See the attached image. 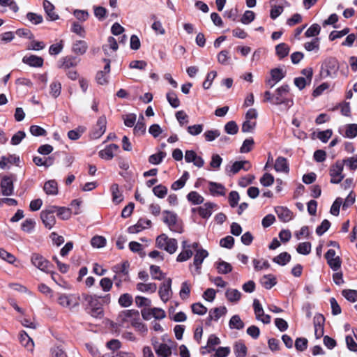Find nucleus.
I'll return each mask as SVG.
<instances>
[{"instance_id":"obj_1","label":"nucleus","mask_w":357,"mask_h":357,"mask_svg":"<svg viewBox=\"0 0 357 357\" xmlns=\"http://www.w3.org/2000/svg\"><path fill=\"white\" fill-rule=\"evenodd\" d=\"M289 86L283 84L276 89L273 93V105H280L281 109L287 111L294 105L293 99L289 97Z\"/></svg>"},{"instance_id":"obj_2","label":"nucleus","mask_w":357,"mask_h":357,"mask_svg":"<svg viewBox=\"0 0 357 357\" xmlns=\"http://www.w3.org/2000/svg\"><path fill=\"white\" fill-rule=\"evenodd\" d=\"M339 68V62L335 58H326L321 63L320 75L323 78H335L337 75Z\"/></svg>"},{"instance_id":"obj_3","label":"nucleus","mask_w":357,"mask_h":357,"mask_svg":"<svg viewBox=\"0 0 357 357\" xmlns=\"http://www.w3.org/2000/svg\"><path fill=\"white\" fill-rule=\"evenodd\" d=\"M162 215L163 222L168 226L171 231L178 233L183 231L181 222L178 220L175 213L169 211H164Z\"/></svg>"},{"instance_id":"obj_4","label":"nucleus","mask_w":357,"mask_h":357,"mask_svg":"<svg viewBox=\"0 0 357 357\" xmlns=\"http://www.w3.org/2000/svg\"><path fill=\"white\" fill-rule=\"evenodd\" d=\"M156 245L160 249H163L169 254L174 253L177 250V241L175 238H170L166 234H162L156 238Z\"/></svg>"},{"instance_id":"obj_5","label":"nucleus","mask_w":357,"mask_h":357,"mask_svg":"<svg viewBox=\"0 0 357 357\" xmlns=\"http://www.w3.org/2000/svg\"><path fill=\"white\" fill-rule=\"evenodd\" d=\"M344 162L337 160L332 165L329 169V174L331 176V183L333 184L340 183L344 178L343 174Z\"/></svg>"},{"instance_id":"obj_6","label":"nucleus","mask_w":357,"mask_h":357,"mask_svg":"<svg viewBox=\"0 0 357 357\" xmlns=\"http://www.w3.org/2000/svg\"><path fill=\"white\" fill-rule=\"evenodd\" d=\"M56 211V206H50L43 210L40 213L41 220L45 227L49 229H52L56 223L54 213Z\"/></svg>"},{"instance_id":"obj_7","label":"nucleus","mask_w":357,"mask_h":357,"mask_svg":"<svg viewBox=\"0 0 357 357\" xmlns=\"http://www.w3.org/2000/svg\"><path fill=\"white\" fill-rule=\"evenodd\" d=\"M85 300L91 308V314L93 317H98L102 314V303L98 296L96 295L86 296Z\"/></svg>"},{"instance_id":"obj_8","label":"nucleus","mask_w":357,"mask_h":357,"mask_svg":"<svg viewBox=\"0 0 357 357\" xmlns=\"http://www.w3.org/2000/svg\"><path fill=\"white\" fill-rule=\"evenodd\" d=\"M31 261L32 264L40 269V271L49 273L50 272V268L51 267V264L49 261H47L43 256L40 255L38 253H33L31 255Z\"/></svg>"},{"instance_id":"obj_9","label":"nucleus","mask_w":357,"mask_h":357,"mask_svg":"<svg viewBox=\"0 0 357 357\" xmlns=\"http://www.w3.org/2000/svg\"><path fill=\"white\" fill-rule=\"evenodd\" d=\"M158 294L160 299L164 302H167L172 296V279L167 278L160 287Z\"/></svg>"},{"instance_id":"obj_10","label":"nucleus","mask_w":357,"mask_h":357,"mask_svg":"<svg viewBox=\"0 0 357 357\" xmlns=\"http://www.w3.org/2000/svg\"><path fill=\"white\" fill-rule=\"evenodd\" d=\"M251 168V165L248 160L236 161L231 165L226 167L225 171L230 176L231 174H236L240 170L243 169L248 171Z\"/></svg>"},{"instance_id":"obj_11","label":"nucleus","mask_w":357,"mask_h":357,"mask_svg":"<svg viewBox=\"0 0 357 357\" xmlns=\"http://www.w3.org/2000/svg\"><path fill=\"white\" fill-rule=\"evenodd\" d=\"M253 308L257 320L261 321L265 324L271 322V317L264 313V309L259 300L255 299L253 301Z\"/></svg>"},{"instance_id":"obj_12","label":"nucleus","mask_w":357,"mask_h":357,"mask_svg":"<svg viewBox=\"0 0 357 357\" xmlns=\"http://www.w3.org/2000/svg\"><path fill=\"white\" fill-rule=\"evenodd\" d=\"M107 120L105 116L98 118L96 125L91 133L92 139L100 138L106 130Z\"/></svg>"},{"instance_id":"obj_13","label":"nucleus","mask_w":357,"mask_h":357,"mask_svg":"<svg viewBox=\"0 0 357 357\" xmlns=\"http://www.w3.org/2000/svg\"><path fill=\"white\" fill-rule=\"evenodd\" d=\"M227 312V309L225 306H221L219 307H215L210 310L208 312V317L206 319V324L207 325L211 324V321H218V319L225 316Z\"/></svg>"},{"instance_id":"obj_14","label":"nucleus","mask_w":357,"mask_h":357,"mask_svg":"<svg viewBox=\"0 0 357 357\" xmlns=\"http://www.w3.org/2000/svg\"><path fill=\"white\" fill-rule=\"evenodd\" d=\"M217 205L215 203L206 202L202 206L193 208V211H197L202 218L207 219L212 215Z\"/></svg>"},{"instance_id":"obj_15","label":"nucleus","mask_w":357,"mask_h":357,"mask_svg":"<svg viewBox=\"0 0 357 357\" xmlns=\"http://www.w3.org/2000/svg\"><path fill=\"white\" fill-rule=\"evenodd\" d=\"M325 321L324 317L321 314H317L314 317V335L319 339L324 335V324Z\"/></svg>"},{"instance_id":"obj_16","label":"nucleus","mask_w":357,"mask_h":357,"mask_svg":"<svg viewBox=\"0 0 357 357\" xmlns=\"http://www.w3.org/2000/svg\"><path fill=\"white\" fill-rule=\"evenodd\" d=\"M185 160L186 162H193L194 165L200 168L204 165V160L203 158L195 153L192 150H188L185 153Z\"/></svg>"},{"instance_id":"obj_17","label":"nucleus","mask_w":357,"mask_h":357,"mask_svg":"<svg viewBox=\"0 0 357 357\" xmlns=\"http://www.w3.org/2000/svg\"><path fill=\"white\" fill-rule=\"evenodd\" d=\"M208 255V252L204 249L197 250L195 252L193 259V266L195 267V270L198 274L200 273L202 264Z\"/></svg>"},{"instance_id":"obj_18","label":"nucleus","mask_w":357,"mask_h":357,"mask_svg":"<svg viewBox=\"0 0 357 357\" xmlns=\"http://www.w3.org/2000/svg\"><path fill=\"white\" fill-rule=\"evenodd\" d=\"M1 190L3 196H10L13 195L14 188L13 182L10 177L4 176L1 181Z\"/></svg>"},{"instance_id":"obj_19","label":"nucleus","mask_w":357,"mask_h":357,"mask_svg":"<svg viewBox=\"0 0 357 357\" xmlns=\"http://www.w3.org/2000/svg\"><path fill=\"white\" fill-rule=\"evenodd\" d=\"M58 303L62 307L68 308H73L78 304L74 296L64 294L59 295Z\"/></svg>"},{"instance_id":"obj_20","label":"nucleus","mask_w":357,"mask_h":357,"mask_svg":"<svg viewBox=\"0 0 357 357\" xmlns=\"http://www.w3.org/2000/svg\"><path fill=\"white\" fill-rule=\"evenodd\" d=\"M193 252L190 249V246L188 245L187 241L182 242V251L177 256L176 261L178 262H183L191 258Z\"/></svg>"},{"instance_id":"obj_21","label":"nucleus","mask_w":357,"mask_h":357,"mask_svg":"<svg viewBox=\"0 0 357 357\" xmlns=\"http://www.w3.org/2000/svg\"><path fill=\"white\" fill-rule=\"evenodd\" d=\"M151 225V221L150 220L141 218L138 220L136 225L128 227V231L130 234H137L143 229L149 227Z\"/></svg>"},{"instance_id":"obj_22","label":"nucleus","mask_w":357,"mask_h":357,"mask_svg":"<svg viewBox=\"0 0 357 357\" xmlns=\"http://www.w3.org/2000/svg\"><path fill=\"white\" fill-rule=\"evenodd\" d=\"M119 149V146L115 144H112L107 146L104 149L99 151V156L107 160H112L114 155V152Z\"/></svg>"},{"instance_id":"obj_23","label":"nucleus","mask_w":357,"mask_h":357,"mask_svg":"<svg viewBox=\"0 0 357 357\" xmlns=\"http://www.w3.org/2000/svg\"><path fill=\"white\" fill-rule=\"evenodd\" d=\"M208 190L213 196H224L226 193L225 187L222 184L216 182L209 181Z\"/></svg>"},{"instance_id":"obj_24","label":"nucleus","mask_w":357,"mask_h":357,"mask_svg":"<svg viewBox=\"0 0 357 357\" xmlns=\"http://www.w3.org/2000/svg\"><path fill=\"white\" fill-rule=\"evenodd\" d=\"M275 211L278 218L282 222H289L292 218V212L286 207L277 206L275 207Z\"/></svg>"},{"instance_id":"obj_25","label":"nucleus","mask_w":357,"mask_h":357,"mask_svg":"<svg viewBox=\"0 0 357 357\" xmlns=\"http://www.w3.org/2000/svg\"><path fill=\"white\" fill-rule=\"evenodd\" d=\"M22 62L31 67H41L43 64V59L40 56L36 55L24 56Z\"/></svg>"},{"instance_id":"obj_26","label":"nucleus","mask_w":357,"mask_h":357,"mask_svg":"<svg viewBox=\"0 0 357 357\" xmlns=\"http://www.w3.org/2000/svg\"><path fill=\"white\" fill-rule=\"evenodd\" d=\"M153 347L158 356L169 357L172 354V348L167 344H160L157 345L153 343Z\"/></svg>"},{"instance_id":"obj_27","label":"nucleus","mask_w":357,"mask_h":357,"mask_svg":"<svg viewBox=\"0 0 357 357\" xmlns=\"http://www.w3.org/2000/svg\"><path fill=\"white\" fill-rule=\"evenodd\" d=\"M43 5L45 12L50 20L55 21L59 19V15L54 12V6L50 1L44 0Z\"/></svg>"},{"instance_id":"obj_28","label":"nucleus","mask_w":357,"mask_h":357,"mask_svg":"<svg viewBox=\"0 0 357 357\" xmlns=\"http://www.w3.org/2000/svg\"><path fill=\"white\" fill-rule=\"evenodd\" d=\"M110 191L112 197V202L118 204L123 200V196L119 190V186L116 183H113L110 187Z\"/></svg>"},{"instance_id":"obj_29","label":"nucleus","mask_w":357,"mask_h":357,"mask_svg":"<svg viewBox=\"0 0 357 357\" xmlns=\"http://www.w3.org/2000/svg\"><path fill=\"white\" fill-rule=\"evenodd\" d=\"M136 288L139 291L153 294L156 291L157 285L154 282H149V283L139 282L137 284Z\"/></svg>"},{"instance_id":"obj_30","label":"nucleus","mask_w":357,"mask_h":357,"mask_svg":"<svg viewBox=\"0 0 357 357\" xmlns=\"http://www.w3.org/2000/svg\"><path fill=\"white\" fill-rule=\"evenodd\" d=\"M43 190L48 195H56L58 194V184L55 180L47 181L43 187Z\"/></svg>"},{"instance_id":"obj_31","label":"nucleus","mask_w":357,"mask_h":357,"mask_svg":"<svg viewBox=\"0 0 357 357\" xmlns=\"http://www.w3.org/2000/svg\"><path fill=\"white\" fill-rule=\"evenodd\" d=\"M225 297L231 303H237L241 298V293L236 289H227L225 291Z\"/></svg>"},{"instance_id":"obj_32","label":"nucleus","mask_w":357,"mask_h":357,"mask_svg":"<svg viewBox=\"0 0 357 357\" xmlns=\"http://www.w3.org/2000/svg\"><path fill=\"white\" fill-rule=\"evenodd\" d=\"M260 282L264 288L270 289L276 284V278L272 274L265 275L261 278Z\"/></svg>"},{"instance_id":"obj_33","label":"nucleus","mask_w":357,"mask_h":357,"mask_svg":"<svg viewBox=\"0 0 357 357\" xmlns=\"http://www.w3.org/2000/svg\"><path fill=\"white\" fill-rule=\"evenodd\" d=\"M274 168L276 172H288L289 165L287 159L284 157H278L275 160Z\"/></svg>"},{"instance_id":"obj_34","label":"nucleus","mask_w":357,"mask_h":357,"mask_svg":"<svg viewBox=\"0 0 357 357\" xmlns=\"http://www.w3.org/2000/svg\"><path fill=\"white\" fill-rule=\"evenodd\" d=\"M289 46L284 43H280L275 46L276 55L280 59L286 57L289 54Z\"/></svg>"},{"instance_id":"obj_35","label":"nucleus","mask_w":357,"mask_h":357,"mask_svg":"<svg viewBox=\"0 0 357 357\" xmlns=\"http://www.w3.org/2000/svg\"><path fill=\"white\" fill-rule=\"evenodd\" d=\"M20 342L22 346L29 350H32L34 346L32 339L25 331H22L20 334Z\"/></svg>"},{"instance_id":"obj_36","label":"nucleus","mask_w":357,"mask_h":357,"mask_svg":"<svg viewBox=\"0 0 357 357\" xmlns=\"http://www.w3.org/2000/svg\"><path fill=\"white\" fill-rule=\"evenodd\" d=\"M229 326L231 329L241 330L244 328L245 324L241 317L236 314L231 317L229 321Z\"/></svg>"},{"instance_id":"obj_37","label":"nucleus","mask_w":357,"mask_h":357,"mask_svg":"<svg viewBox=\"0 0 357 357\" xmlns=\"http://www.w3.org/2000/svg\"><path fill=\"white\" fill-rule=\"evenodd\" d=\"M61 92V84L60 82L57 80H54L52 82V83L50 85V96L54 98H56L59 96Z\"/></svg>"},{"instance_id":"obj_38","label":"nucleus","mask_w":357,"mask_h":357,"mask_svg":"<svg viewBox=\"0 0 357 357\" xmlns=\"http://www.w3.org/2000/svg\"><path fill=\"white\" fill-rule=\"evenodd\" d=\"M77 66V61L75 59L70 57H65L62 59L58 65L59 68L68 70L72 67Z\"/></svg>"},{"instance_id":"obj_39","label":"nucleus","mask_w":357,"mask_h":357,"mask_svg":"<svg viewBox=\"0 0 357 357\" xmlns=\"http://www.w3.org/2000/svg\"><path fill=\"white\" fill-rule=\"evenodd\" d=\"M87 49L88 45L84 40H77L73 46V50L77 54H84Z\"/></svg>"},{"instance_id":"obj_40","label":"nucleus","mask_w":357,"mask_h":357,"mask_svg":"<svg viewBox=\"0 0 357 357\" xmlns=\"http://www.w3.org/2000/svg\"><path fill=\"white\" fill-rule=\"evenodd\" d=\"M216 268L218 273L227 274L232 271V266L229 263L220 260L216 263Z\"/></svg>"},{"instance_id":"obj_41","label":"nucleus","mask_w":357,"mask_h":357,"mask_svg":"<svg viewBox=\"0 0 357 357\" xmlns=\"http://www.w3.org/2000/svg\"><path fill=\"white\" fill-rule=\"evenodd\" d=\"M234 351L236 357H245L247 354V347L242 342H237L234 346Z\"/></svg>"},{"instance_id":"obj_42","label":"nucleus","mask_w":357,"mask_h":357,"mask_svg":"<svg viewBox=\"0 0 357 357\" xmlns=\"http://www.w3.org/2000/svg\"><path fill=\"white\" fill-rule=\"evenodd\" d=\"M291 259V255L287 252H284L280 253L279 255L276 256L273 259V262L280 265V266H284L287 263L290 261Z\"/></svg>"},{"instance_id":"obj_43","label":"nucleus","mask_w":357,"mask_h":357,"mask_svg":"<svg viewBox=\"0 0 357 357\" xmlns=\"http://www.w3.org/2000/svg\"><path fill=\"white\" fill-rule=\"evenodd\" d=\"M188 200L192 204H200L204 201V198L196 191H191L187 195Z\"/></svg>"},{"instance_id":"obj_44","label":"nucleus","mask_w":357,"mask_h":357,"mask_svg":"<svg viewBox=\"0 0 357 357\" xmlns=\"http://www.w3.org/2000/svg\"><path fill=\"white\" fill-rule=\"evenodd\" d=\"M150 274L153 280H162L165 278V274L158 266L151 265L150 266Z\"/></svg>"},{"instance_id":"obj_45","label":"nucleus","mask_w":357,"mask_h":357,"mask_svg":"<svg viewBox=\"0 0 357 357\" xmlns=\"http://www.w3.org/2000/svg\"><path fill=\"white\" fill-rule=\"evenodd\" d=\"M118 44L116 40L112 37L109 36L107 39V44L102 46V50L106 54H109L108 48H110L112 51L115 52L118 50Z\"/></svg>"},{"instance_id":"obj_46","label":"nucleus","mask_w":357,"mask_h":357,"mask_svg":"<svg viewBox=\"0 0 357 357\" xmlns=\"http://www.w3.org/2000/svg\"><path fill=\"white\" fill-rule=\"evenodd\" d=\"M271 77L277 82L282 80L286 75V72L282 68H273L270 72Z\"/></svg>"},{"instance_id":"obj_47","label":"nucleus","mask_w":357,"mask_h":357,"mask_svg":"<svg viewBox=\"0 0 357 357\" xmlns=\"http://www.w3.org/2000/svg\"><path fill=\"white\" fill-rule=\"evenodd\" d=\"M190 284L188 281L182 282L181 289L179 291V296L181 299H187L190 294Z\"/></svg>"},{"instance_id":"obj_48","label":"nucleus","mask_w":357,"mask_h":357,"mask_svg":"<svg viewBox=\"0 0 357 357\" xmlns=\"http://www.w3.org/2000/svg\"><path fill=\"white\" fill-rule=\"evenodd\" d=\"M132 296L128 293H125L119 297V304L123 307H127L132 305Z\"/></svg>"},{"instance_id":"obj_49","label":"nucleus","mask_w":357,"mask_h":357,"mask_svg":"<svg viewBox=\"0 0 357 357\" xmlns=\"http://www.w3.org/2000/svg\"><path fill=\"white\" fill-rule=\"evenodd\" d=\"M26 19L34 25L41 24L43 21V17L41 15L29 12L26 15Z\"/></svg>"},{"instance_id":"obj_50","label":"nucleus","mask_w":357,"mask_h":357,"mask_svg":"<svg viewBox=\"0 0 357 357\" xmlns=\"http://www.w3.org/2000/svg\"><path fill=\"white\" fill-rule=\"evenodd\" d=\"M144 118L142 115L139 116V120L134 128V132L135 134L141 135L146 132V125L144 122Z\"/></svg>"},{"instance_id":"obj_51","label":"nucleus","mask_w":357,"mask_h":357,"mask_svg":"<svg viewBox=\"0 0 357 357\" xmlns=\"http://www.w3.org/2000/svg\"><path fill=\"white\" fill-rule=\"evenodd\" d=\"M36 222L31 218L26 219L21 225L22 229L26 233H31L35 227Z\"/></svg>"},{"instance_id":"obj_52","label":"nucleus","mask_w":357,"mask_h":357,"mask_svg":"<svg viewBox=\"0 0 357 357\" xmlns=\"http://www.w3.org/2000/svg\"><path fill=\"white\" fill-rule=\"evenodd\" d=\"M167 99L169 105L174 107L177 108L180 105V100L174 91H170L167 93Z\"/></svg>"},{"instance_id":"obj_53","label":"nucleus","mask_w":357,"mask_h":357,"mask_svg":"<svg viewBox=\"0 0 357 357\" xmlns=\"http://www.w3.org/2000/svg\"><path fill=\"white\" fill-rule=\"evenodd\" d=\"M56 213L58 217L62 220H68L71 215L70 209L66 207L56 206Z\"/></svg>"},{"instance_id":"obj_54","label":"nucleus","mask_w":357,"mask_h":357,"mask_svg":"<svg viewBox=\"0 0 357 357\" xmlns=\"http://www.w3.org/2000/svg\"><path fill=\"white\" fill-rule=\"evenodd\" d=\"M342 294L350 302L354 303L357 301V290L344 289L342 291Z\"/></svg>"},{"instance_id":"obj_55","label":"nucleus","mask_w":357,"mask_h":357,"mask_svg":"<svg viewBox=\"0 0 357 357\" xmlns=\"http://www.w3.org/2000/svg\"><path fill=\"white\" fill-rule=\"evenodd\" d=\"M220 136V132L219 130H217V129L206 130L204 133V137L206 142H213L216 138L219 137Z\"/></svg>"},{"instance_id":"obj_56","label":"nucleus","mask_w":357,"mask_h":357,"mask_svg":"<svg viewBox=\"0 0 357 357\" xmlns=\"http://www.w3.org/2000/svg\"><path fill=\"white\" fill-rule=\"evenodd\" d=\"M357 135V124L351 123L346 126L344 137L347 138H354Z\"/></svg>"},{"instance_id":"obj_57","label":"nucleus","mask_w":357,"mask_h":357,"mask_svg":"<svg viewBox=\"0 0 357 357\" xmlns=\"http://www.w3.org/2000/svg\"><path fill=\"white\" fill-rule=\"evenodd\" d=\"M321 27L318 24H313L305 31V35L306 37H314L319 34Z\"/></svg>"},{"instance_id":"obj_58","label":"nucleus","mask_w":357,"mask_h":357,"mask_svg":"<svg viewBox=\"0 0 357 357\" xmlns=\"http://www.w3.org/2000/svg\"><path fill=\"white\" fill-rule=\"evenodd\" d=\"M91 244L93 248H101L106 244V239L101 236H96L91 238Z\"/></svg>"},{"instance_id":"obj_59","label":"nucleus","mask_w":357,"mask_h":357,"mask_svg":"<svg viewBox=\"0 0 357 357\" xmlns=\"http://www.w3.org/2000/svg\"><path fill=\"white\" fill-rule=\"evenodd\" d=\"M165 156L166 153L160 151L158 153L150 155L149 158V162L153 165H158L162 161Z\"/></svg>"},{"instance_id":"obj_60","label":"nucleus","mask_w":357,"mask_h":357,"mask_svg":"<svg viewBox=\"0 0 357 357\" xmlns=\"http://www.w3.org/2000/svg\"><path fill=\"white\" fill-rule=\"evenodd\" d=\"M153 192L158 198L162 199L167 194V188L165 185H158L153 188Z\"/></svg>"},{"instance_id":"obj_61","label":"nucleus","mask_w":357,"mask_h":357,"mask_svg":"<svg viewBox=\"0 0 357 357\" xmlns=\"http://www.w3.org/2000/svg\"><path fill=\"white\" fill-rule=\"evenodd\" d=\"M296 251L301 255H307L311 252V243L303 242L298 244Z\"/></svg>"},{"instance_id":"obj_62","label":"nucleus","mask_w":357,"mask_h":357,"mask_svg":"<svg viewBox=\"0 0 357 357\" xmlns=\"http://www.w3.org/2000/svg\"><path fill=\"white\" fill-rule=\"evenodd\" d=\"M342 198L337 197L333 203L330 212L333 215L337 216L340 213V206H342Z\"/></svg>"},{"instance_id":"obj_63","label":"nucleus","mask_w":357,"mask_h":357,"mask_svg":"<svg viewBox=\"0 0 357 357\" xmlns=\"http://www.w3.org/2000/svg\"><path fill=\"white\" fill-rule=\"evenodd\" d=\"M191 307L192 312L198 315H204L207 312V308L201 303H194Z\"/></svg>"},{"instance_id":"obj_64","label":"nucleus","mask_w":357,"mask_h":357,"mask_svg":"<svg viewBox=\"0 0 357 357\" xmlns=\"http://www.w3.org/2000/svg\"><path fill=\"white\" fill-rule=\"evenodd\" d=\"M341 161L344 162V165H347L351 170L357 169V155Z\"/></svg>"}]
</instances>
